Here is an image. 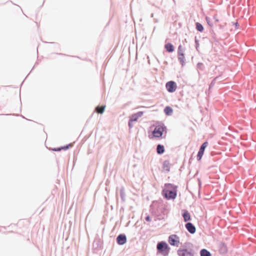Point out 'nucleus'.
<instances>
[{
    "instance_id": "1",
    "label": "nucleus",
    "mask_w": 256,
    "mask_h": 256,
    "mask_svg": "<svg viewBox=\"0 0 256 256\" xmlns=\"http://www.w3.org/2000/svg\"><path fill=\"white\" fill-rule=\"evenodd\" d=\"M150 210L159 220H164L168 212L167 204H164L162 201L153 200Z\"/></svg>"
},
{
    "instance_id": "2",
    "label": "nucleus",
    "mask_w": 256,
    "mask_h": 256,
    "mask_svg": "<svg viewBox=\"0 0 256 256\" xmlns=\"http://www.w3.org/2000/svg\"><path fill=\"white\" fill-rule=\"evenodd\" d=\"M178 186L171 183H166L162 192L163 198L166 200H174L178 194Z\"/></svg>"
},
{
    "instance_id": "3",
    "label": "nucleus",
    "mask_w": 256,
    "mask_h": 256,
    "mask_svg": "<svg viewBox=\"0 0 256 256\" xmlns=\"http://www.w3.org/2000/svg\"><path fill=\"white\" fill-rule=\"evenodd\" d=\"M166 126L164 124L161 122L155 126L154 130L152 131V136H149L150 138H165L166 136Z\"/></svg>"
},
{
    "instance_id": "4",
    "label": "nucleus",
    "mask_w": 256,
    "mask_h": 256,
    "mask_svg": "<svg viewBox=\"0 0 256 256\" xmlns=\"http://www.w3.org/2000/svg\"><path fill=\"white\" fill-rule=\"evenodd\" d=\"M184 248H180L177 250L178 256H194V250L192 248L193 244L190 242L184 243Z\"/></svg>"
},
{
    "instance_id": "5",
    "label": "nucleus",
    "mask_w": 256,
    "mask_h": 256,
    "mask_svg": "<svg viewBox=\"0 0 256 256\" xmlns=\"http://www.w3.org/2000/svg\"><path fill=\"white\" fill-rule=\"evenodd\" d=\"M170 247L165 241H161L157 244V254H160L163 256H167L170 252Z\"/></svg>"
},
{
    "instance_id": "6",
    "label": "nucleus",
    "mask_w": 256,
    "mask_h": 256,
    "mask_svg": "<svg viewBox=\"0 0 256 256\" xmlns=\"http://www.w3.org/2000/svg\"><path fill=\"white\" fill-rule=\"evenodd\" d=\"M184 50L182 48V46L180 44L178 48V58L180 64L183 66L185 65Z\"/></svg>"
},
{
    "instance_id": "7",
    "label": "nucleus",
    "mask_w": 256,
    "mask_h": 256,
    "mask_svg": "<svg viewBox=\"0 0 256 256\" xmlns=\"http://www.w3.org/2000/svg\"><path fill=\"white\" fill-rule=\"evenodd\" d=\"M166 88L168 92H174L177 88L176 83L173 80L168 81L166 84Z\"/></svg>"
},
{
    "instance_id": "8",
    "label": "nucleus",
    "mask_w": 256,
    "mask_h": 256,
    "mask_svg": "<svg viewBox=\"0 0 256 256\" xmlns=\"http://www.w3.org/2000/svg\"><path fill=\"white\" fill-rule=\"evenodd\" d=\"M168 242L171 246H178L180 243V238L176 234H171L168 236Z\"/></svg>"
},
{
    "instance_id": "9",
    "label": "nucleus",
    "mask_w": 256,
    "mask_h": 256,
    "mask_svg": "<svg viewBox=\"0 0 256 256\" xmlns=\"http://www.w3.org/2000/svg\"><path fill=\"white\" fill-rule=\"evenodd\" d=\"M116 242L118 244L122 246L127 242V237L124 234H120L116 238Z\"/></svg>"
},
{
    "instance_id": "10",
    "label": "nucleus",
    "mask_w": 256,
    "mask_h": 256,
    "mask_svg": "<svg viewBox=\"0 0 256 256\" xmlns=\"http://www.w3.org/2000/svg\"><path fill=\"white\" fill-rule=\"evenodd\" d=\"M182 216L184 218V222H188L192 220L190 213L186 209H183L182 210Z\"/></svg>"
},
{
    "instance_id": "11",
    "label": "nucleus",
    "mask_w": 256,
    "mask_h": 256,
    "mask_svg": "<svg viewBox=\"0 0 256 256\" xmlns=\"http://www.w3.org/2000/svg\"><path fill=\"white\" fill-rule=\"evenodd\" d=\"M185 227L187 230L191 234H194L196 232V226L190 222H187L185 224Z\"/></svg>"
},
{
    "instance_id": "12",
    "label": "nucleus",
    "mask_w": 256,
    "mask_h": 256,
    "mask_svg": "<svg viewBox=\"0 0 256 256\" xmlns=\"http://www.w3.org/2000/svg\"><path fill=\"white\" fill-rule=\"evenodd\" d=\"M144 114V112L142 111H139L135 114H134L129 117V119L132 122H137L138 119L142 117Z\"/></svg>"
},
{
    "instance_id": "13",
    "label": "nucleus",
    "mask_w": 256,
    "mask_h": 256,
    "mask_svg": "<svg viewBox=\"0 0 256 256\" xmlns=\"http://www.w3.org/2000/svg\"><path fill=\"white\" fill-rule=\"evenodd\" d=\"M219 252L222 254H226L228 252V248L226 244L222 242L219 246Z\"/></svg>"
},
{
    "instance_id": "14",
    "label": "nucleus",
    "mask_w": 256,
    "mask_h": 256,
    "mask_svg": "<svg viewBox=\"0 0 256 256\" xmlns=\"http://www.w3.org/2000/svg\"><path fill=\"white\" fill-rule=\"evenodd\" d=\"M164 48L166 51L169 53H172L174 50V45L170 42H168L164 45Z\"/></svg>"
},
{
    "instance_id": "15",
    "label": "nucleus",
    "mask_w": 256,
    "mask_h": 256,
    "mask_svg": "<svg viewBox=\"0 0 256 256\" xmlns=\"http://www.w3.org/2000/svg\"><path fill=\"white\" fill-rule=\"evenodd\" d=\"M156 152L158 154H162L165 152L164 146L162 144H158L156 146Z\"/></svg>"
},
{
    "instance_id": "16",
    "label": "nucleus",
    "mask_w": 256,
    "mask_h": 256,
    "mask_svg": "<svg viewBox=\"0 0 256 256\" xmlns=\"http://www.w3.org/2000/svg\"><path fill=\"white\" fill-rule=\"evenodd\" d=\"M103 242L100 238L96 240L94 242V246L96 249H100L102 246Z\"/></svg>"
},
{
    "instance_id": "17",
    "label": "nucleus",
    "mask_w": 256,
    "mask_h": 256,
    "mask_svg": "<svg viewBox=\"0 0 256 256\" xmlns=\"http://www.w3.org/2000/svg\"><path fill=\"white\" fill-rule=\"evenodd\" d=\"M120 194L122 202H124L126 200V193L124 188L122 186L120 190Z\"/></svg>"
},
{
    "instance_id": "18",
    "label": "nucleus",
    "mask_w": 256,
    "mask_h": 256,
    "mask_svg": "<svg viewBox=\"0 0 256 256\" xmlns=\"http://www.w3.org/2000/svg\"><path fill=\"white\" fill-rule=\"evenodd\" d=\"M164 112L166 116H170L173 113V109L170 106H166L164 108Z\"/></svg>"
},
{
    "instance_id": "19",
    "label": "nucleus",
    "mask_w": 256,
    "mask_h": 256,
    "mask_svg": "<svg viewBox=\"0 0 256 256\" xmlns=\"http://www.w3.org/2000/svg\"><path fill=\"white\" fill-rule=\"evenodd\" d=\"M210 33L211 36L215 42H218L220 39L218 38L216 32H214L213 28L210 30Z\"/></svg>"
},
{
    "instance_id": "20",
    "label": "nucleus",
    "mask_w": 256,
    "mask_h": 256,
    "mask_svg": "<svg viewBox=\"0 0 256 256\" xmlns=\"http://www.w3.org/2000/svg\"><path fill=\"white\" fill-rule=\"evenodd\" d=\"M200 256H212V254L210 251L206 248H202L200 252Z\"/></svg>"
},
{
    "instance_id": "21",
    "label": "nucleus",
    "mask_w": 256,
    "mask_h": 256,
    "mask_svg": "<svg viewBox=\"0 0 256 256\" xmlns=\"http://www.w3.org/2000/svg\"><path fill=\"white\" fill-rule=\"evenodd\" d=\"M222 75V72L220 74L219 76H217L215 77L210 82V83L209 84L208 86V92H211V89L214 87L216 84V80L219 78L220 76Z\"/></svg>"
},
{
    "instance_id": "22",
    "label": "nucleus",
    "mask_w": 256,
    "mask_h": 256,
    "mask_svg": "<svg viewBox=\"0 0 256 256\" xmlns=\"http://www.w3.org/2000/svg\"><path fill=\"white\" fill-rule=\"evenodd\" d=\"M162 168L166 172L170 170V162L168 160H165L162 163Z\"/></svg>"
},
{
    "instance_id": "23",
    "label": "nucleus",
    "mask_w": 256,
    "mask_h": 256,
    "mask_svg": "<svg viewBox=\"0 0 256 256\" xmlns=\"http://www.w3.org/2000/svg\"><path fill=\"white\" fill-rule=\"evenodd\" d=\"M196 29L199 32H202L204 30V26L200 22H196Z\"/></svg>"
},
{
    "instance_id": "24",
    "label": "nucleus",
    "mask_w": 256,
    "mask_h": 256,
    "mask_svg": "<svg viewBox=\"0 0 256 256\" xmlns=\"http://www.w3.org/2000/svg\"><path fill=\"white\" fill-rule=\"evenodd\" d=\"M105 106H96V110L97 113L99 114H102L105 110Z\"/></svg>"
},
{
    "instance_id": "25",
    "label": "nucleus",
    "mask_w": 256,
    "mask_h": 256,
    "mask_svg": "<svg viewBox=\"0 0 256 256\" xmlns=\"http://www.w3.org/2000/svg\"><path fill=\"white\" fill-rule=\"evenodd\" d=\"M204 150H202L200 148L199 149L196 156V159L198 161H200L202 160V157L204 154Z\"/></svg>"
},
{
    "instance_id": "26",
    "label": "nucleus",
    "mask_w": 256,
    "mask_h": 256,
    "mask_svg": "<svg viewBox=\"0 0 256 256\" xmlns=\"http://www.w3.org/2000/svg\"><path fill=\"white\" fill-rule=\"evenodd\" d=\"M205 67L203 63L198 62L196 64V68L200 70H204Z\"/></svg>"
},
{
    "instance_id": "27",
    "label": "nucleus",
    "mask_w": 256,
    "mask_h": 256,
    "mask_svg": "<svg viewBox=\"0 0 256 256\" xmlns=\"http://www.w3.org/2000/svg\"><path fill=\"white\" fill-rule=\"evenodd\" d=\"M206 22L207 24L210 27V28H212L214 24L212 22L210 18H209L208 16H206Z\"/></svg>"
},
{
    "instance_id": "28",
    "label": "nucleus",
    "mask_w": 256,
    "mask_h": 256,
    "mask_svg": "<svg viewBox=\"0 0 256 256\" xmlns=\"http://www.w3.org/2000/svg\"><path fill=\"white\" fill-rule=\"evenodd\" d=\"M72 144L70 143V144H66L64 146H60V148H61V150H68L70 148V146H71Z\"/></svg>"
},
{
    "instance_id": "29",
    "label": "nucleus",
    "mask_w": 256,
    "mask_h": 256,
    "mask_svg": "<svg viewBox=\"0 0 256 256\" xmlns=\"http://www.w3.org/2000/svg\"><path fill=\"white\" fill-rule=\"evenodd\" d=\"M208 145V142L207 141H206L202 144V145L200 146V148L204 151Z\"/></svg>"
},
{
    "instance_id": "30",
    "label": "nucleus",
    "mask_w": 256,
    "mask_h": 256,
    "mask_svg": "<svg viewBox=\"0 0 256 256\" xmlns=\"http://www.w3.org/2000/svg\"><path fill=\"white\" fill-rule=\"evenodd\" d=\"M194 42H195V48L197 51H198V48H199V40L196 38V37H195L194 38Z\"/></svg>"
},
{
    "instance_id": "31",
    "label": "nucleus",
    "mask_w": 256,
    "mask_h": 256,
    "mask_svg": "<svg viewBox=\"0 0 256 256\" xmlns=\"http://www.w3.org/2000/svg\"><path fill=\"white\" fill-rule=\"evenodd\" d=\"M52 150L54 152H60L62 150L60 146L57 148H52Z\"/></svg>"
},
{
    "instance_id": "32",
    "label": "nucleus",
    "mask_w": 256,
    "mask_h": 256,
    "mask_svg": "<svg viewBox=\"0 0 256 256\" xmlns=\"http://www.w3.org/2000/svg\"><path fill=\"white\" fill-rule=\"evenodd\" d=\"M232 25L234 26V27H235V28L236 29L238 28L239 26H240L238 22H232Z\"/></svg>"
},
{
    "instance_id": "33",
    "label": "nucleus",
    "mask_w": 256,
    "mask_h": 256,
    "mask_svg": "<svg viewBox=\"0 0 256 256\" xmlns=\"http://www.w3.org/2000/svg\"><path fill=\"white\" fill-rule=\"evenodd\" d=\"M126 44H127V42L124 40V42H123V44H122V46H124V50H123L122 52H124L125 48H126Z\"/></svg>"
},
{
    "instance_id": "34",
    "label": "nucleus",
    "mask_w": 256,
    "mask_h": 256,
    "mask_svg": "<svg viewBox=\"0 0 256 256\" xmlns=\"http://www.w3.org/2000/svg\"><path fill=\"white\" fill-rule=\"evenodd\" d=\"M145 220L146 221V222H150L151 221V218L150 216H149V215H148L147 216H146L145 217Z\"/></svg>"
},
{
    "instance_id": "35",
    "label": "nucleus",
    "mask_w": 256,
    "mask_h": 256,
    "mask_svg": "<svg viewBox=\"0 0 256 256\" xmlns=\"http://www.w3.org/2000/svg\"><path fill=\"white\" fill-rule=\"evenodd\" d=\"M226 24V23L224 24H218V27L220 28V29L223 30L224 28V27H225Z\"/></svg>"
},
{
    "instance_id": "36",
    "label": "nucleus",
    "mask_w": 256,
    "mask_h": 256,
    "mask_svg": "<svg viewBox=\"0 0 256 256\" xmlns=\"http://www.w3.org/2000/svg\"><path fill=\"white\" fill-rule=\"evenodd\" d=\"M51 44H52L54 45V47L56 48H60V44L57 43V42H50Z\"/></svg>"
},
{
    "instance_id": "37",
    "label": "nucleus",
    "mask_w": 256,
    "mask_h": 256,
    "mask_svg": "<svg viewBox=\"0 0 256 256\" xmlns=\"http://www.w3.org/2000/svg\"><path fill=\"white\" fill-rule=\"evenodd\" d=\"M133 122H134L131 121L129 119V130H130L133 126V124H132Z\"/></svg>"
},
{
    "instance_id": "38",
    "label": "nucleus",
    "mask_w": 256,
    "mask_h": 256,
    "mask_svg": "<svg viewBox=\"0 0 256 256\" xmlns=\"http://www.w3.org/2000/svg\"><path fill=\"white\" fill-rule=\"evenodd\" d=\"M214 24H216V22H219V20L217 18L216 16H214Z\"/></svg>"
},
{
    "instance_id": "39",
    "label": "nucleus",
    "mask_w": 256,
    "mask_h": 256,
    "mask_svg": "<svg viewBox=\"0 0 256 256\" xmlns=\"http://www.w3.org/2000/svg\"><path fill=\"white\" fill-rule=\"evenodd\" d=\"M198 186H199V187H200H200H201V186H202V182H201L199 178L198 179Z\"/></svg>"
},
{
    "instance_id": "40",
    "label": "nucleus",
    "mask_w": 256,
    "mask_h": 256,
    "mask_svg": "<svg viewBox=\"0 0 256 256\" xmlns=\"http://www.w3.org/2000/svg\"><path fill=\"white\" fill-rule=\"evenodd\" d=\"M122 212H124V208L123 206H121L120 209V212L121 213Z\"/></svg>"
},
{
    "instance_id": "41",
    "label": "nucleus",
    "mask_w": 256,
    "mask_h": 256,
    "mask_svg": "<svg viewBox=\"0 0 256 256\" xmlns=\"http://www.w3.org/2000/svg\"><path fill=\"white\" fill-rule=\"evenodd\" d=\"M38 64V62H36V63H35V64H34V66H33V68H32V69L31 70H30V72H31L34 70V66H35L36 64Z\"/></svg>"
},
{
    "instance_id": "42",
    "label": "nucleus",
    "mask_w": 256,
    "mask_h": 256,
    "mask_svg": "<svg viewBox=\"0 0 256 256\" xmlns=\"http://www.w3.org/2000/svg\"><path fill=\"white\" fill-rule=\"evenodd\" d=\"M57 54H58V55H64V56H66V54H63L62 53H56Z\"/></svg>"
},
{
    "instance_id": "43",
    "label": "nucleus",
    "mask_w": 256,
    "mask_h": 256,
    "mask_svg": "<svg viewBox=\"0 0 256 256\" xmlns=\"http://www.w3.org/2000/svg\"><path fill=\"white\" fill-rule=\"evenodd\" d=\"M30 74V72H29V74L26 76V78H24V80H23L24 82V81H25L26 78L29 75V74Z\"/></svg>"
},
{
    "instance_id": "44",
    "label": "nucleus",
    "mask_w": 256,
    "mask_h": 256,
    "mask_svg": "<svg viewBox=\"0 0 256 256\" xmlns=\"http://www.w3.org/2000/svg\"><path fill=\"white\" fill-rule=\"evenodd\" d=\"M30 74V72H29V74L26 76V78H24V80H23L24 82V81H25L26 78L29 75V74Z\"/></svg>"
},
{
    "instance_id": "45",
    "label": "nucleus",
    "mask_w": 256,
    "mask_h": 256,
    "mask_svg": "<svg viewBox=\"0 0 256 256\" xmlns=\"http://www.w3.org/2000/svg\"><path fill=\"white\" fill-rule=\"evenodd\" d=\"M154 20L156 22H158V20L157 19H154Z\"/></svg>"
},
{
    "instance_id": "46",
    "label": "nucleus",
    "mask_w": 256,
    "mask_h": 256,
    "mask_svg": "<svg viewBox=\"0 0 256 256\" xmlns=\"http://www.w3.org/2000/svg\"><path fill=\"white\" fill-rule=\"evenodd\" d=\"M154 14L153 13H152V14H151V15H150V16H151L152 18V17H153V16H154Z\"/></svg>"
},
{
    "instance_id": "47",
    "label": "nucleus",
    "mask_w": 256,
    "mask_h": 256,
    "mask_svg": "<svg viewBox=\"0 0 256 256\" xmlns=\"http://www.w3.org/2000/svg\"><path fill=\"white\" fill-rule=\"evenodd\" d=\"M126 226H128V222H127V223L126 224Z\"/></svg>"
},
{
    "instance_id": "48",
    "label": "nucleus",
    "mask_w": 256,
    "mask_h": 256,
    "mask_svg": "<svg viewBox=\"0 0 256 256\" xmlns=\"http://www.w3.org/2000/svg\"><path fill=\"white\" fill-rule=\"evenodd\" d=\"M23 83H24V81L22 82L20 86H22L23 84Z\"/></svg>"
},
{
    "instance_id": "49",
    "label": "nucleus",
    "mask_w": 256,
    "mask_h": 256,
    "mask_svg": "<svg viewBox=\"0 0 256 256\" xmlns=\"http://www.w3.org/2000/svg\"><path fill=\"white\" fill-rule=\"evenodd\" d=\"M190 160H191V158H190V160H189V162H190Z\"/></svg>"
}]
</instances>
